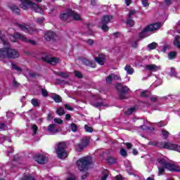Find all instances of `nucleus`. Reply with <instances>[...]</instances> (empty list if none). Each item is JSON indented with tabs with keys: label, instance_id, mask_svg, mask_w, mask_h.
Listing matches in <instances>:
<instances>
[{
	"label": "nucleus",
	"instance_id": "obj_7",
	"mask_svg": "<svg viewBox=\"0 0 180 180\" xmlns=\"http://www.w3.org/2000/svg\"><path fill=\"white\" fill-rule=\"evenodd\" d=\"M165 150H170L172 151H177L180 153V146L176 143H172L171 142L165 141L163 143V148Z\"/></svg>",
	"mask_w": 180,
	"mask_h": 180
},
{
	"label": "nucleus",
	"instance_id": "obj_62",
	"mask_svg": "<svg viewBox=\"0 0 180 180\" xmlns=\"http://www.w3.org/2000/svg\"><path fill=\"white\" fill-rule=\"evenodd\" d=\"M89 176V172H86L84 174L81 176V179L84 180V179H86L87 177Z\"/></svg>",
	"mask_w": 180,
	"mask_h": 180
},
{
	"label": "nucleus",
	"instance_id": "obj_25",
	"mask_svg": "<svg viewBox=\"0 0 180 180\" xmlns=\"http://www.w3.org/2000/svg\"><path fill=\"white\" fill-rule=\"evenodd\" d=\"M124 70L129 75H132V74L134 72V69H133L130 65H127Z\"/></svg>",
	"mask_w": 180,
	"mask_h": 180
},
{
	"label": "nucleus",
	"instance_id": "obj_58",
	"mask_svg": "<svg viewBox=\"0 0 180 180\" xmlns=\"http://www.w3.org/2000/svg\"><path fill=\"white\" fill-rule=\"evenodd\" d=\"M136 10L129 11V14H128V18H131V16H133V15H136Z\"/></svg>",
	"mask_w": 180,
	"mask_h": 180
},
{
	"label": "nucleus",
	"instance_id": "obj_60",
	"mask_svg": "<svg viewBox=\"0 0 180 180\" xmlns=\"http://www.w3.org/2000/svg\"><path fill=\"white\" fill-rule=\"evenodd\" d=\"M54 122L57 123L58 124H63V120L60 118H55Z\"/></svg>",
	"mask_w": 180,
	"mask_h": 180
},
{
	"label": "nucleus",
	"instance_id": "obj_42",
	"mask_svg": "<svg viewBox=\"0 0 180 180\" xmlns=\"http://www.w3.org/2000/svg\"><path fill=\"white\" fill-rule=\"evenodd\" d=\"M84 129L86 133H92V131H94V128H92V127L88 126L87 124L84 125Z\"/></svg>",
	"mask_w": 180,
	"mask_h": 180
},
{
	"label": "nucleus",
	"instance_id": "obj_16",
	"mask_svg": "<svg viewBox=\"0 0 180 180\" xmlns=\"http://www.w3.org/2000/svg\"><path fill=\"white\" fill-rule=\"evenodd\" d=\"M8 8L15 15H20V8L16 4H11L8 6Z\"/></svg>",
	"mask_w": 180,
	"mask_h": 180
},
{
	"label": "nucleus",
	"instance_id": "obj_10",
	"mask_svg": "<svg viewBox=\"0 0 180 180\" xmlns=\"http://www.w3.org/2000/svg\"><path fill=\"white\" fill-rule=\"evenodd\" d=\"M9 37L11 41H13V43H16L18 41V39H19L22 41H24V40H26V37L22 35L19 32H15L13 34H11Z\"/></svg>",
	"mask_w": 180,
	"mask_h": 180
},
{
	"label": "nucleus",
	"instance_id": "obj_2",
	"mask_svg": "<svg viewBox=\"0 0 180 180\" xmlns=\"http://www.w3.org/2000/svg\"><path fill=\"white\" fill-rule=\"evenodd\" d=\"M20 2H21L20 7L24 11H27L29 6H30L32 11H34L36 13H40V15L44 13V11L39 6V4L32 1V0H20Z\"/></svg>",
	"mask_w": 180,
	"mask_h": 180
},
{
	"label": "nucleus",
	"instance_id": "obj_9",
	"mask_svg": "<svg viewBox=\"0 0 180 180\" xmlns=\"http://www.w3.org/2000/svg\"><path fill=\"white\" fill-rule=\"evenodd\" d=\"M41 60L47 63V64H51V65H56L60 63V59L56 57H49L48 56L41 58Z\"/></svg>",
	"mask_w": 180,
	"mask_h": 180
},
{
	"label": "nucleus",
	"instance_id": "obj_48",
	"mask_svg": "<svg viewBox=\"0 0 180 180\" xmlns=\"http://www.w3.org/2000/svg\"><path fill=\"white\" fill-rule=\"evenodd\" d=\"M84 41L89 44V46H94V44L95 43V41L92 39H88L87 40H84Z\"/></svg>",
	"mask_w": 180,
	"mask_h": 180
},
{
	"label": "nucleus",
	"instance_id": "obj_17",
	"mask_svg": "<svg viewBox=\"0 0 180 180\" xmlns=\"http://www.w3.org/2000/svg\"><path fill=\"white\" fill-rule=\"evenodd\" d=\"M105 58L106 57L105 56V55L103 53H101L99 56L96 57L94 60L99 65H103L105 64Z\"/></svg>",
	"mask_w": 180,
	"mask_h": 180
},
{
	"label": "nucleus",
	"instance_id": "obj_13",
	"mask_svg": "<svg viewBox=\"0 0 180 180\" xmlns=\"http://www.w3.org/2000/svg\"><path fill=\"white\" fill-rule=\"evenodd\" d=\"M82 65L86 67H91V68H96V64L94 60H91L88 58H84L82 59Z\"/></svg>",
	"mask_w": 180,
	"mask_h": 180
},
{
	"label": "nucleus",
	"instance_id": "obj_18",
	"mask_svg": "<svg viewBox=\"0 0 180 180\" xmlns=\"http://www.w3.org/2000/svg\"><path fill=\"white\" fill-rule=\"evenodd\" d=\"M106 161L108 165H115L117 162V159L115 157L109 155L107 157Z\"/></svg>",
	"mask_w": 180,
	"mask_h": 180
},
{
	"label": "nucleus",
	"instance_id": "obj_63",
	"mask_svg": "<svg viewBox=\"0 0 180 180\" xmlns=\"http://www.w3.org/2000/svg\"><path fill=\"white\" fill-rule=\"evenodd\" d=\"M156 124L158 127H164V126H165L164 121H160V122H158Z\"/></svg>",
	"mask_w": 180,
	"mask_h": 180
},
{
	"label": "nucleus",
	"instance_id": "obj_30",
	"mask_svg": "<svg viewBox=\"0 0 180 180\" xmlns=\"http://www.w3.org/2000/svg\"><path fill=\"white\" fill-rule=\"evenodd\" d=\"M56 113L57 115H58L59 116H63V115H65V111L64 110V108L63 107H59L57 110H56Z\"/></svg>",
	"mask_w": 180,
	"mask_h": 180
},
{
	"label": "nucleus",
	"instance_id": "obj_33",
	"mask_svg": "<svg viewBox=\"0 0 180 180\" xmlns=\"http://www.w3.org/2000/svg\"><path fill=\"white\" fill-rule=\"evenodd\" d=\"M32 130L33 131V136H35V134H37V131H39V127L36 124H34L31 127Z\"/></svg>",
	"mask_w": 180,
	"mask_h": 180
},
{
	"label": "nucleus",
	"instance_id": "obj_24",
	"mask_svg": "<svg viewBox=\"0 0 180 180\" xmlns=\"http://www.w3.org/2000/svg\"><path fill=\"white\" fill-rule=\"evenodd\" d=\"M82 145H83L85 147H88L89 146V138L85 136L83 139H82L81 143Z\"/></svg>",
	"mask_w": 180,
	"mask_h": 180
},
{
	"label": "nucleus",
	"instance_id": "obj_36",
	"mask_svg": "<svg viewBox=\"0 0 180 180\" xmlns=\"http://www.w3.org/2000/svg\"><path fill=\"white\" fill-rule=\"evenodd\" d=\"M0 40L2 41L4 46L8 44V41L5 40V36L2 34V31L0 30Z\"/></svg>",
	"mask_w": 180,
	"mask_h": 180
},
{
	"label": "nucleus",
	"instance_id": "obj_12",
	"mask_svg": "<svg viewBox=\"0 0 180 180\" xmlns=\"http://www.w3.org/2000/svg\"><path fill=\"white\" fill-rule=\"evenodd\" d=\"M72 13H71V8H67L66 12L60 13V20H62V22H67V20H68V18H71Z\"/></svg>",
	"mask_w": 180,
	"mask_h": 180
},
{
	"label": "nucleus",
	"instance_id": "obj_45",
	"mask_svg": "<svg viewBox=\"0 0 180 180\" xmlns=\"http://www.w3.org/2000/svg\"><path fill=\"white\" fill-rule=\"evenodd\" d=\"M120 154L122 155V157H127V150H126L124 148H121Z\"/></svg>",
	"mask_w": 180,
	"mask_h": 180
},
{
	"label": "nucleus",
	"instance_id": "obj_64",
	"mask_svg": "<svg viewBox=\"0 0 180 180\" xmlns=\"http://www.w3.org/2000/svg\"><path fill=\"white\" fill-rule=\"evenodd\" d=\"M168 49H169V45L163 46L162 52L166 53Z\"/></svg>",
	"mask_w": 180,
	"mask_h": 180
},
{
	"label": "nucleus",
	"instance_id": "obj_49",
	"mask_svg": "<svg viewBox=\"0 0 180 180\" xmlns=\"http://www.w3.org/2000/svg\"><path fill=\"white\" fill-rule=\"evenodd\" d=\"M93 106H94V108H101L102 106H105V105H103V102H97L93 104Z\"/></svg>",
	"mask_w": 180,
	"mask_h": 180
},
{
	"label": "nucleus",
	"instance_id": "obj_38",
	"mask_svg": "<svg viewBox=\"0 0 180 180\" xmlns=\"http://www.w3.org/2000/svg\"><path fill=\"white\" fill-rule=\"evenodd\" d=\"M84 148H85V146H83L81 143H77L76 145V150L77 151H78L79 153H81V151H82V150H84Z\"/></svg>",
	"mask_w": 180,
	"mask_h": 180
},
{
	"label": "nucleus",
	"instance_id": "obj_57",
	"mask_svg": "<svg viewBox=\"0 0 180 180\" xmlns=\"http://www.w3.org/2000/svg\"><path fill=\"white\" fill-rule=\"evenodd\" d=\"M7 126L5 123H0V130L3 131L4 130L6 129Z\"/></svg>",
	"mask_w": 180,
	"mask_h": 180
},
{
	"label": "nucleus",
	"instance_id": "obj_61",
	"mask_svg": "<svg viewBox=\"0 0 180 180\" xmlns=\"http://www.w3.org/2000/svg\"><path fill=\"white\" fill-rule=\"evenodd\" d=\"M65 109H66L67 110H74V108H72V107H71L70 105L68 104H65Z\"/></svg>",
	"mask_w": 180,
	"mask_h": 180
},
{
	"label": "nucleus",
	"instance_id": "obj_51",
	"mask_svg": "<svg viewBox=\"0 0 180 180\" xmlns=\"http://www.w3.org/2000/svg\"><path fill=\"white\" fill-rule=\"evenodd\" d=\"M75 75L77 78H83V75L82 73H81V72L79 71H75Z\"/></svg>",
	"mask_w": 180,
	"mask_h": 180
},
{
	"label": "nucleus",
	"instance_id": "obj_55",
	"mask_svg": "<svg viewBox=\"0 0 180 180\" xmlns=\"http://www.w3.org/2000/svg\"><path fill=\"white\" fill-rule=\"evenodd\" d=\"M143 6L145 8H147V6H150V4H148V0H141Z\"/></svg>",
	"mask_w": 180,
	"mask_h": 180
},
{
	"label": "nucleus",
	"instance_id": "obj_37",
	"mask_svg": "<svg viewBox=\"0 0 180 180\" xmlns=\"http://www.w3.org/2000/svg\"><path fill=\"white\" fill-rule=\"evenodd\" d=\"M56 75H58V77H60L61 78H68V74L64 72H58L56 73Z\"/></svg>",
	"mask_w": 180,
	"mask_h": 180
},
{
	"label": "nucleus",
	"instance_id": "obj_19",
	"mask_svg": "<svg viewBox=\"0 0 180 180\" xmlns=\"http://www.w3.org/2000/svg\"><path fill=\"white\" fill-rule=\"evenodd\" d=\"M113 18H114V16L110 15H103V18L101 19V23L108 25V23H109V22H110V20H112V19H113Z\"/></svg>",
	"mask_w": 180,
	"mask_h": 180
},
{
	"label": "nucleus",
	"instance_id": "obj_8",
	"mask_svg": "<svg viewBox=\"0 0 180 180\" xmlns=\"http://www.w3.org/2000/svg\"><path fill=\"white\" fill-rule=\"evenodd\" d=\"M33 159L34 161H36V162L40 164L41 165H44V164H46V162L49 161V158L41 154L35 155Z\"/></svg>",
	"mask_w": 180,
	"mask_h": 180
},
{
	"label": "nucleus",
	"instance_id": "obj_1",
	"mask_svg": "<svg viewBox=\"0 0 180 180\" xmlns=\"http://www.w3.org/2000/svg\"><path fill=\"white\" fill-rule=\"evenodd\" d=\"M7 46L0 49V58H8V60H15L19 58L20 54L16 49L11 48V45L6 44Z\"/></svg>",
	"mask_w": 180,
	"mask_h": 180
},
{
	"label": "nucleus",
	"instance_id": "obj_35",
	"mask_svg": "<svg viewBox=\"0 0 180 180\" xmlns=\"http://www.w3.org/2000/svg\"><path fill=\"white\" fill-rule=\"evenodd\" d=\"M11 67L13 70H15V71H18V72H22V68L15 65V63H11Z\"/></svg>",
	"mask_w": 180,
	"mask_h": 180
},
{
	"label": "nucleus",
	"instance_id": "obj_41",
	"mask_svg": "<svg viewBox=\"0 0 180 180\" xmlns=\"http://www.w3.org/2000/svg\"><path fill=\"white\" fill-rule=\"evenodd\" d=\"M158 175L159 176L162 175L165 172V167H158Z\"/></svg>",
	"mask_w": 180,
	"mask_h": 180
},
{
	"label": "nucleus",
	"instance_id": "obj_6",
	"mask_svg": "<svg viewBox=\"0 0 180 180\" xmlns=\"http://www.w3.org/2000/svg\"><path fill=\"white\" fill-rule=\"evenodd\" d=\"M67 143L65 142H60L58 145L56 149V154L58 155V158L63 160V158H67L68 154H67Z\"/></svg>",
	"mask_w": 180,
	"mask_h": 180
},
{
	"label": "nucleus",
	"instance_id": "obj_52",
	"mask_svg": "<svg viewBox=\"0 0 180 180\" xmlns=\"http://www.w3.org/2000/svg\"><path fill=\"white\" fill-rule=\"evenodd\" d=\"M13 86L15 88H19L20 86V84L16 81V79L13 80Z\"/></svg>",
	"mask_w": 180,
	"mask_h": 180
},
{
	"label": "nucleus",
	"instance_id": "obj_53",
	"mask_svg": "<svg viewBox=\"0 0 180 180\" xmlns=\"http://www.w3.org/2000/svg\"><path fill=\"white\" fill-rule=\"evenodd\" d=\"M165 4L166 6H170V5L174 4V0H165Z\"/></svg>",
	"mask_w": 180,
	"mask_h": 180
},
{
	"label": "nucleus",
	"instance_id": "obj_39",
	"mask_svg": "<svg viewBox=\"0 0 180 180\" xmlns=\"http://www.w3.org/2000/svg\"><path fill=\"white\" fill-rule=\"evenodd\" d=\"M162 134L164 137V140H167V139H168V136H169V132L165 129H162Z\"/></svg>",
	"mask_w": 180,
	"mask_h": 180
},
{
	"label": "nucleus",
	"instance_id": "obj_59",
	"mask_svg": "<svg viewBox=\"0 0 180 180\" xmlns=\"http://www.w3.org/2000/svg\"><path fill=\"white\" fill-rule=\"evenodd\" d=\"M37 23H39V25H41V23H43L44 22V17H41V18H37Z\"/></svg>",
	"mask_w": 180,
	"mask_h": 180
},
{
	"label": "nucleus",
	"instance_id": "obj_27",
	"mask_svg": "<svg viewBox=\"0 0 180 180\" xmlns=\"http://www.w3.org/2000/svg\"><path fill=\"white\" fill-rule=\"evenodd\" d=\"M53 101L56 103H61V102H63V98H61V96H60V95L58 94H56L53 97Z\"/></svg>",
	"mask_w": 180,
	"mask_h": 180
},
{
	"label": "nucleus",
	"instance_id": "obj_20",
	"mask_svg": "<svg viewBox=\"0 0 180 180\" xmlns=\"http://www.w3.org/2000/svg\"><path fill=\"white\" fill-rule=\"evenodd\" d=\"M148 146H153V147H158V148H163L164 143L158 141H149Z\"/></svg>",
	"mask_w": 180,
	"mask_h": 180
},
{
	"label": "nucleus",
	"instance_id": "obj_21",
	"mask_svg": "<svg viewBox=\"0 0 180 180\" xmlns=\"http://www.w3.org/2000/svg\"><path fill=\"white\" fill-rule=\"evenodd\" d=\"M70 13H72V14H70V18H73V20H82V19L81 18V15L79 14H78L77 12L72 11V9L70 8Z\"/></svg>",
	"mask_w": 180,
	"mask_h": 180
},
{
	"label": "nucleus",
	"instance_id": "obj_3",
	"mask_svg": "<svg viewBox=\"0 0 180 180\" xmlns=\"http://www.w3.org/2000/svg\"><path fill=\"white\" fill-rule=\"evenodd\" d=\"M76 164L78 169H79L81 172H84V171H86L88 168H89L90 165L94 164V161L92 160V157L87 155L79 159Z\"/></svg>",
	"mask_w": 180,
	"mask_h": 180
},
{
	"label": "nucleus",
	"instance_id": "obj_29",
	"mask_svg": "<svg viewBox=\"0 0 180 180\" xmlns=\"http://www.w3.org/2000/svg\"><path fill=\"white\" fill-rule=\"evenodd\" d=\"M150 95H151V93H150L147 90L141 92V98H150Z\"/></svg>",
	"mask_w": 180,
	"mask_h": 180
},
{
	"label": "nucleus",
	"instance_id": "obj_14",
	"mask_svg": "<svg viewBox=\"0 0 180 180\" xmlns=\"http://www.w3.org/2000/svg\"><path fill=\"white\" fill-rule=\"evenodd\" d=\"M45 40L46 41H51V40H53V41H56V33L53 31H48L44 36Z\"/></svg>",
	"mask_w": 180,
	"mask_h": 180
},
{
	"label": "nucleus",
	"instance_id": "obj_15",
	"mask_svg": "<svg viewBox=\"0 0 180 180\" xmlns=\"http://www.w3.org/2000/svg\"><path fill=\"white\" fill-rule=\"evenodd\" d=\"M56 124H51L48 126L47 130L51 134H57V133H59L60 129L56 127Z\"/></svg>",
	"mask_w": 180,
	"mask_h": 180
},
{
	"label": "nucleus",
	"instance_id": "obj_28",
	"mask_svg": "<svg viewBox=\"0 0 180 180\" xmlns=\"http://www.w3.org/2000/svg\"><path fill=\"white\" fill-rule=\"evenodd\" d=\"M126 24L128 25L129 27H133L135 25V22L133 19H131V18H128V19L126 20Z\"/></svg>",
	"mask_w": 180,
	"mask_h": 180
},
{
	"label": "nucleus",
	"instance_id": "obj_22",
	"mask_svg": "<svg viewBox=\"0 0 180 180\" xmlns=\"http://www.w3.org/2000/svg\"><path fill=\"white\" fill-rule=\"evenodd\" d=\"M146 68L149 70V71H153V72H155L160 70V67L154 64L148 65Z\"/></svg>",
	"mask_w": 180,
	"mask_h": 180
},
{
	"label": "nucleus",
	"instance_id": "obj_5",
	"mask_svg": "<svg viewBox=\"0 0 180 180\" xmlns=\"http://www.w3.org/2000/svg\"><path fill=\"white\" fill-rule=\"evenodd\" d=\"M158 162L162 165V167H164L166 169H168V171H172L174 172H180V167L179 166L169 163L165 160L164 158H159L158 159Z\"/></svg>",
	"mask_w": 180,
	"mask_h": 180
},
{
	"label": "nucleus",
	"instance_id": "obj_54",
	"mask_svg": "<svg viewBox=\"0 0 180 180\" xmlns=\"http://www.w3.org/2000/svg\"><path fill=\"white\" fill-rule=\"evenodd\" d=\"M138 46H139V40H136L134 43L131 44V47H132V49H137Z\"/></svg>",
	"mask_w": 180,
	"mask_h": 180
},
{
	"label": "nucleus",
	"instance_id": "obj_46",
	"mask_svg": "<svg viewBox=\"0 0 180 180\" xmlns=\"http://www.w3.org/2000/svg\"><path fill=\"white\" fill-rule=\"evenodd\" d=\"M170 75L171 77H175L176 78V75H178V73H176L175 68H171Z\"/></svg>",
	"mask_w": 180,
	"mask_h": 180
},
{
	"label": "nucleus",
	"instance_id": "obj_4",
	"mask_svg": "<svg viewBox=\"0 0 180 180\" xmlns=\"http://www.w3.org/2000/svg\"><path fill=\"white\" fill-rule=\"evenodd\" d=\"M160 27H161V23L160 22H155V23H153V24H150L149 25H147L139 34V39H146V37H147V35H146V33H148L150 32H154V30H158Z\"/></svg>",
	"mask_w": 180,
	"mask_h": 180
},
{
	"label": "nucleus",
	"instance_id": "obj_34",
	"mask_svg": "<svg viewBox=\"0 0 180 180\" xmlns=\"http://www.w3.org/2000/svg\"><path fill=\"white\" fill-rule=\"evenodd\" d=\"M31 103L35 108H37V107L40 106V103H39V100H37L36 98H32L31 100Z\"/></svg>",
	"mask_w": 180,
	"mask_h": 180
},
{
	"label": "nucleus",
	"instance_id": "obj_11",
	"mask_svg": "<svg viewBox=\"0 0 180 180\" xmlns=\"http://www.w3.org/2000/svg\"><path fill=\"white\" fill-rule=\"evenodd\" d=\"M130 91V89L127 87V86H122L121 89L119 90V96L120 99L121 101H123V99H127V97H126V95H127V93Z\"/></svg>",
	"mask_w": 180,
	"mask_h": 180
},
{
	"label": "nucleus",
	"instance_id": "obj_43",
	"mask_svg": "<svg viewBox=\"0 0 180 180\" xmlns=\"http://www.w3.org/2000/svg\"><path fill=\"white\" fill-rule=\"evenodd\" d=\"M41 95H42V96H44V98H47V96H49V91H47V90H46V89H41Z\"/></svg>",
	"mask_w": 180,
	"mask_h": 180
},
{
	"label": "nucleus",
	"instance_id": "obj_26",
	"mask_svg": "<svg viewBox=\"0 0 180 180\" xmlns=\"http://www.w3.org/2000/svg\"><path fill=\"white\" fill-rule=\"evenodd\" d=\"M116 75L115 74H111L105 78V81L108 84H112L113 78H115Z\"/></svg>",
	"mask_w": 180,
	"mask_h": 180
},
{
	"label": "nucleus",
	"instance_id": "obj_40",
	"mask_svg": "<svg viewBox=\"0 0 180 180\" xmlns=\"http://www.w3.org/2000/svg\"><path fill=\"white\" fill-rule=\"evenodd\" d=\"M70 127L72 131H73L74 133L78 131V126L75 123L70 124Z\"/></svg>",
	"mask_w": 180,
	"mask_h": 180
},
{
	"label": "nucleus",
	"instance_id": "obj_32",
	"mask_svg": "<svg viewBox=\"0 0 180 180\" xmlns=\"http://www.w3.org/2000/svg\"><path fill=\"white\" fill-rule=\"evenodd\" d=\"M157 46H158V44L152 42L148 45V49H149V50H155V49H157Z\"/></svg>",
	"mask_w": 180,
	"mask_h": 180
},
{
	"label": "nucleus",
	"instance_id": "obj_50",
	"mask_svg": "<svg viewBox=\"0 0 180 180\" xmlns=\"http://www.w3.org/2000/svg\"><path fill=\"white\" fill-rule=\"evenodd\" d=\"M23 41L25 43H30V44H32V46L36 45V41L28 39L27 38H26V40H24Z\"/></svg>",
	"mask_w": 180,
	"mask_h": 180
},
{
	"label": "nucleus",
	"instance_id": "obj_31",
	"mask_svg": "<svg viewBox=\"0 0 180 180\" xmlns=\"http://www.w3.org/2000/svg\"><path fill=\"white\" fill-rule=\"evenodd\" d=\"M176 52L172 51L168 53V58L169 60H174V58H176Z\"/></svg>",
	"mask_w": 180,
	"mask_h": 180
},
{
	"label": "nucleus",
	"instance_id": "obj_47",
	"mask_svg": "<svg viewBox=\"0 0 180 180\" xmlns=\"http://www.w3.org/2000/svg\"><path fill=\"white\" fill-rule=\"evenodd\" d=\"M101 30L104 32H109V26L107 24H102Z\"/></svg>",
	"mask_w": 180,
	"mask_h": 180
},
{
	"label": "nucleus",
	"instance_id": "obj_23",
	"mask_svg": "<svg viewBox=\"0 0 180 180\" xmlns=\"http://www.w3.org/2000/svg\"><path fill=\"white\" fill-rule=\"evenodd\" d=\"M16 25L22 32H25V33H30V30H29L26 25L20 23H17Z\"/></svg>",
	"mask_w": 180,
	"mask_h": 180
},
{
	"label": "nucleus",
	"instance_id": "obj_56",
	"mask_svg": "<svg viewBox=\"0 0 180 180\" xmlns=\"http://www.w3.org/2000/svg\"><path fill=\"white\" fill-rule=\"evenodd\" d=\"M64 83V80H62L61 79H56L55 85H61V84Z\"/></svg>",
	"mask_w": 180,
	"mask_h": 180
},
{
	"label": "nucleus",
	"instance_id": "obj_44",
	"mask_svg": "<svg viewBox=\"0 0 180 180\" xmlns=\"http://www.w3.org/2000/svg\"><path fill=\"white\" fill-rule=\"evenodd\" d=\"M136 110V108L134 107H132L131 108H129L126 112H125V115H131L134 111Z\"/></svg>",
	"mask_w": 180,
	"mask_h": 180
}]
</instances>
